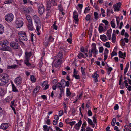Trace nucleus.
<instances>
[{
    "label": "nucleus",
    "mask_w": 131,
    "mask_h": 131,
    "mask_svg": "<svg viewBox=\"0 0 131 131\" xmlns=\"http://www.w3.org/2000/svg\"><path fill=\"white\" fill-rule=\"evenodd\" d=\"M9 80V77L7 74L4 73L0 74V86H3L7 84Z\"/></svg>",
    "instance_id": "nucleus-1"
},
{
    "label": "nucleus",
    "mask_w": 131,
    "mask_h": 131,
    "mask_svg": "<svg viewBox=\"0 0 131 131\" xmlns=\"http://www.w3.org/2000/svg\"><path fill=\"white\" fill-rule=\"evenodd\" d=\"M34 22L36 24V29L37 32H39V29L41 28V21L39 17L37 15H34L33 17Z\"/></svg>",
    "instance_id": "nucleus-2"
},
{
    "label": "nucleus",
    "mask_w": 131,
    "mask_h": 131,
    "mask_svg": "<svg viewBox=\"0 0 131 131\" xmlns=\"http://www.w3.org/2000/svg\"><path fill=\"white\" fill-rule=\"evenodd\" d=\"M18 35L20 40L23 41H27V36L25 32L20 31L19 32Z\"/></svg>",
    "instance_id": "nucleus-3"
},
{
    "label": "nucleus",
    "mask_w": 131,
    "mask_h": 131,
    "mask_svg": "<svg viewBox=\"0 0 131 131\" xmlns=\"http://www.w3.org/2000/svg\"><path fill=\"white\" fill-rule=\"evenodd\" d=\"M23 19L18 18L16 21L15 25L17 28L21 27L23 25Z\"/></svg>",
    "instance_id": "nucleus-4"
},
{
    "label": "nucleus",
    "mask_w": 131,
    "mask_h": 131,
    "mask_svg": "<svg viewBox=\"0 0 131 131\" xmlns=\"http://www.w3.org/2000/svg\"><path fill=\"white\" fill-rule=\"evenodd\" d=\"M5 18L6 20L8 22H10L12 21L14 18L13 15L11 13L8 14L6 15Z\"/></svg>",
    "instance_id": "nucleus-5"
},
{
    "label": "nucleus",
    "mask_w": 131,
    "mask_h": 131,
    "mask_svg": "<svg viewBox=\"0 0 131 131\" xmlns=\"http://www.w3.org/2000/svg\"><path fill=\"white\" fill-rule=\"evenodd\" d=\"M60 49H61V51H60L58 54L57 57V59H61L62 60V56L63 54L62 53L64 51V47H60Z\"/></svg>",
    "instance_id": "nucleus-6"
},
{
    "label": "nucleus",
    "mask_w": 131,
    "mask_h": 131,
    "mask_svg": "<svg viewBox=\"0 0 131 131\" xmlns=\"http://www.w3.org/2000/svg\"><path fill=\"white\" fill-rule=\"evenodd\" d=\"M38 6L39 13L40 14H42L44 12V7L43 5L42 4H40Z\"/></svg>",
    "instance_id": "nucleus-7"
},
{
    "label": "nucleus",
    "mask_w": 131,
    "mask_h": 131,
    "mask_svg": "<svg viewBox=\"0 0 131 131\" xmlns=\"http://www.w3.org/2000/svg\"><path fill=\"white\" fill-rule=\"evenodd\" d=\"M15 83L17 85H19L22 82V78L21 77L19 76L15 78L14 81Z\"/></svg>",
    "instance_id": "nucleus-8"
},
{
    "label": "nucleus",
    "mask_w": 131,
    "mask_h": 131,
    "mask_svg": "<svg viewBox=\"0 0 131 131\" xmlns=\"http://www.w3.org/2000/svg\"><path fill=\"white\" fill-rule=\"evenodd\" d=\"M73 18L74 20L75 23L76 24H78V23L79 19L78 13L76 11H74L73 13Z\"/></svg>",
    "instance_id": "nucleus-9"
},
{
    "label": "nucleus",
    "mask_w": 131,
    "mask_h": 131,
    "mask_svg": "<svg viewBox=\"0 0 131 131\" xmlns=\"http://www.w3.org/2000/svg\"><path fill=\"white\" fill-rule=\"evenodd\" d=\"M10 46L13 48L15 49H18L19 46L18 43L14 41H13L11 43Z\"/></svg>",
    "instance_id": "nucleus-10"
},
{
    "label": "nucleus",
    "mask_w": 131,
    "mask_h": 131,
    "mask_svg": "<svg viewBox=\"0 0 131 131\" xmlns=\"http://www.w3.org/2000/svg\"><path fill=\"white\" fill-rule=\"evenodd\" d=\"M82 123V121L81 119H80L78 122L74 126V128L77 130H78Z\"/></svg>",
    "instance_id": "nucleus-11"
},
{
    "label": "nucleus",
    "mask_w": 131,
    "mask_h": 131,
    "mask_svg": "<svg viewBox=\"0 0 131 131\" xmlns=\"http://www.w3.org/2000/svg\"><path fill=\"white\" fill-rule=\"evenodd\" d=\"M91 46L92 49L91 51H94V53H96V54H97L98 51L96 49V44L95 43H92V44Z\"/></svg>",
    "instance_id": "nucleus-12"
},
{
    "label": "nucleus",
    "mask_w": 131,
    "mask_h": 131,
    "mask_svg": "<svg viewBox=\"0 0 131 131\" xmlns=\"http://www.w3.org/2000/svg\"><path fill=\"white\" fill-rule=\"evenodd\" d=\"M9 127V125L8 123H3L1 125L0 128L3 130H5Z\"/></svg>",
    "instance_id": "nucleus-13"
},
{
    "label": "nucleus",
    "mask_w": 131,
    "mask_h": 131,
    "mask_svg": "<svg viewBox=\"0 0 131 131\" xmlns=\"http://www.w3.org/2000/svg\"><path fill=\"white\" fill-rule=\"evenodd\" d=\"M121 3L120 2H119L116 4L115 6L114 5V10L115 11H119V8L121 6Z\"/></svg>",
    "instance_id": "nucleus-14"
},
{
    "label": "nucleus",
    "mask_w": 131,
    "mask_h": 131,
    "mask_svg": "<svg viewBox=\"0 0 131 131\" xmlns=\"http://www.w3.org/2000/svg\"><path fill=\"white\" fill-rule=\"evenodd\" d=\"M9 42L6 40H3L0 41V45L1 46H7Z\"/></svg>",
    "instance_id": "nucleus-15"
},
{
    "label": "nucleus",
    "mask_w": 131,
    "mask_h": 131,
    "mask_svg": "<svg viewBox=\"0 0 131 131\" xmlns=\"http://www.w3.org/2000/svg\"><path fill=\"white\" fill-rule=\"evenodd\" d=\"M62 60L61 59H58V60L56 61L54 64V66L55 67H58L61 65Z\"/></svg>",
    "instance_id": "nucleus-16"
},
{
    "label": "nucleus",
    "mask_w": 131,
    "mask_h": 131,
    "mask_svg": "<svg viewBox=\"0 0 131 131\" xmlns=\"http://www.w3.org/2000/svg\"><path fill=\"white\" fill-rule=\"evenodd\" d=\"M27 26L28 29L30 31H32L34 29L33 23H27Z\"/></svg>",
    "instance_id": "nucleus-17"
},
{
    "label": "nucleus",
    "mask_w": 131,
    "mask_h": 131,
    "mask_svg": "<svg viewBox=\"0 0 131 131\" xmlns=\"http://www.w3.org/2000/svg\"><path fill=\"white\" fill-rule=\"evenodd\" d=\"M118 54L119 57L121 58H123L124 59L126 57V53L125 52L123 53L121 51H119Z\"/></svg>",
    "instance_id": "nucleus-18"
},
{
    "label": "nucleus",
    "mask_w": 131,
    "mask_h": 131,
    "mask_svg": "<svg viewBox=\"0 0 131 131\" xmlns=\"http://www.w3.org/2000/svg\"><path fill=\"white\" fill-rule=\"evenodd\" d=\"M26 18L28 21V23H33L32 18L30 15H26Z\"/></svg>",
    "instance_id": "nucleus-19"
},
{
    "label": "nucleus",
    "mask_w": 131,
    "mask_h": 131,
    "mask_svg": "<svg viewBox=\"0 0 131 131\" xmlns=\"http://www.w3.org/2000/svg\"><path fill=\"white\" fill-rule=\"evenodd\" d=\"M30 9L29 8H26L24 7H22V8H21V10L24 11L25 13H28L30 12Z\"/></svg>",
    "instance_id": "nucleus-20"
},
{
    "label": "nucleus",
    "mask_w": 131,
    "mask_h": 131,
    "mask_svg": "<svg viewBox=\"0 0 131 131\" xmlns=\"http://www.w3.org/2000/svg\"><path fill=\"white\" fill-rule=\"evenodd\" d=\"M47 8L46 10H50L51 7V3L49 1H47L46 4Z\"/></svg>",
    "instance_id": "nucleus-21"
},
{
    "label": "nucleus",
    "mask_w": 131,
    "mask_h": 131,
    "mask_svg": "<svg viewBox=\"0 0 131 131\" xmlns=\"http://www.w3.org/2000/svg\"><path fill=\"white\" fill-rule=\"evenodd\" d=\"M100 38L101 40L104 42H106L107 40V39L106 36L104 35H101Z\"/></svg>",
    "instance_id": "nucleus-22"
},
{
    "label": "nucleus",
    "mask_w": 131,
    "mask_h": 131,
    "mask_svg": "<svg viewBox=\"0 0 131 131\" xmlns=\"http://www.w3.org/2000/svg\"><path fill=\"white\" fill-rule=\"evenodd\" d=\"M94 19H93L94 21L95 22L99 18V14L96 12H95L94 13Z\"/></svg>",
    "instance_id": "nucleus-23"
},
{
    "label": "nucleus",
    "mask_w": 131,
    "mask_h": 131,
    "mask_svg": "<svg viewBox=\"0 0 131 131\" xmlns=\"http://www.w3.org/2000/svg\"><path fill=\"white\" fill-rule=\"evenodd\" d=\"M86 124V121H85L82 124L81 131H85L86 130L85 128Z\"/></svg>",
    "instance_id": "nucleus-24"
},
{
    "label": "nucleus",
    "mask_w": 131,
    "mask_h": 131,
    "mask_svg": "<svg viewBox=\"0 0 131 131\" xmlns=\"http://www.w3.org/2000/svg\"><path fill=\"white\" fill-rule=\"evenodd\" d=\"M26 55V59H29V58L31 56V52H26L25 53Z\"/></svg>",
    "instance_id": "nucleus-25"
},
{
    "label": "nucleus",
    "mask_w": 131,
    "mask_h": 131,
    "mask_svg": "<svg viewBox=\"0 0 131 131\" xmlns=\"http://www.w3.org/2000/svg\"><path fill=\"white\" fill-rule=\"evenodd\" d=\"M129 62L127 63L126 64V67L124 69V75H125L126 73L127 72L129 68Z\"/></svg>",
    "instance_id": "nucleus-26"
},
{
    "label": "nucleus",
    "mask_w": 131,
    "mask_h": 131,
    "mask_svg": "<svg viewBox=\"0 0 131 131\" xmlns=\"http://www.w3.org/2000/svg\"><path fill=\"white\" fill-rule=\"evenodd\" d=\"M30 125L31 124L29 121L28 120L27 122V124H26L25 130L26 131L28 130L30 128Z\"/></svg>",
    "instance_id": "nucleus-27"
},
{
    "label": "nucleus",
    "mask_w": 131,
    "mask_h": 131,
    "mask_svg": "<svg viewBox=\"0 0 131 131\" xmlns=\"http://www.w3.org/2000/svg\"><path fill=\"white\" fill-rule=\"evenodd\" d=\"M4 90L3 88L0 87V96H2L5 94Z\"/></svg>",
    "instance_id": "nucleus-28"
},
{
    "label": "nucleus",
    "mask_w": 131,
    "mask_h": 131,
    "mask_svg": "<svg viewBox=\"0 0 131 131\" xmlns=\"http://www.w3.org/2000/svg\"><path fill=\"white\" fill-rule=\"evenodd\" d=\"M54 39L52 35H50L48 38V41L49 42H52L53 41Z\"/></svg>",
    "instance_id": "nucleus-29"
},
{
    "label": "nucleus",
    "mask_w": 131,
    "mask_h": 131,
    "mask_svg": "<svg viewBox=\"0 0 131 131\" xmlns=\"http://www.w3.org/2000/svg\"><path fill=\"white\" fill-rule=\"evenodd\" d=\"M12 86L13 91L15 92H18V90L16 89L14 84H12Z\"/></svg>",
    "instance_id": "nucleus-30"
},
{
    "label": "nucleus",
    "mask_w": 131,
    "mask_h": 131,
    "mask_svg": "<svg viewBox=\"0 0 131 131\" xmlns=\"http://www.w3.org/2000/svg\"><path fill=\"white\" fill-rule=\"evenodd\" d=\"M110 24L112 27L113 28H115V23L114 19H113L111 22Z\"/></svg>",
    "instance_id": "nucleus-31"
},
{
    "label": "nucleus",
    "mask_w": 131,
    "mask_h": 131,
    "mask_svg": "<svg viewBox=\"0 0 131 131\" xmlns=\"http://www.w3.org/2000/svg\"><path fill=\"white\" fill-rule=\"evenodd\" d=\"M4 31L3 26L1 24H0V34H2Z\"/></svg>",
    "instance_id": "nucleus-32"
},
{
    "label": "nucleus",
    "mask_w": 131,
    "mask_h": 131,
    "mask_svg": "<svg viewBox=\"0 0 131 131\" xmlns=\"http://www.w3.org/2000/svg\"><path fill=\"white\" fill-rule=\"evenodd\" d=\"M116 36L114 33H113L112 35V42L114 43L116 40Z\"/></svg>",
    "instance_id": "nucleus-33"
},
{
    "label": "nucleus",
    "mask_w": 131,
    "mask_h": 131,
    "mask_svg": "<svg viewBox=\"0 0 131 131\" xmlns=\"http://www.w3.org/2000/svg\"><path fill=\"white\" fill-rule=\"evenodd\" d=\"M29 59H26L24 61V63L27 66L29 67L31 66V64L29 62Z\"/></svg>",
    "instance_id": "nucleus-34"
},
{
    "label": "nucleus",
    "mask_w": 131,
    "mask_h": 131,
    "mask_svg": "<svg viewBox=\"0 0 131 131\" xmlns=\"http://www.w3.org/2000/svg\"><path fill=\"white\" fill-rule=\"evenodd\" d=\"M112 31V29L110 28V29L107 31L106 35L108 37L111 36V33Z\"/></svg>",
    "instance_id": "nucleus-35"
},
{
    "label": "nucleus",
    "mask_w": 131,
    "mask_h": 131,
    "mask_svg": "<svg viewBox=\"0 0 131 131\" xmlns=\"http://www.w3.org/2000/svg\"><path fill=\"white\" fill-rule=\"evenodd\" d=\"M17 65H15L13 66H8L7 67V68L8 69H12L13 68L15 69L17 68Z\"/></svg>",
    "instance_id": "nucleus-36"
},
{
    "label": "nucleus",
    "mask_w": 131,
    "mask_h": 131,
    "mask_svg": "<svg viewBox=\"0 0 131 131\" xmlns=\"http://www.w3.org/2000/svg\"><path fill=\"white\" fill-rule=\"evenodd\" d=\"M103 26L101 25H99V27L98 30L100 33H101L103 31Z\"/></svg>",
    "instance_id": "nucleus-37"
},
{
    "label": "nucleus",
    "mask_w": 131,
    "mask_h": 131,
    "mask_svg": "<svg viewBox=\"0 0 131 131\" xmlns=\"http://www.w3.org/2000/svg\"><path fill=\"white\" fill-rule=\"evenodd\" d=\"M66 83V81L64 79H62L61 81V83L60 84L64 88L65 86V83Z\"/></svg>",
    "instance_id": "nucleus-38"
},
{
    "label": "nucleus",
    "mask_w": 131,
    "mask_h": 131,
    "mask_svg": "<svg viewBox=\"0 0 131 131\" xmlns=\"http://www.w3.org/2000/svg\"><path fill=\"white\" fill-rule=\"evenodd\" d=\"M56 86L60 90H63V87L62 86L60 83H58Z\"/></svg>",
    "instance_id": "nucleus-39"
},
{
    "label": "nucleus",
    "mask_w": 131,
    "mask_h": 131,
    "mask_svg": "<svg viewBox=\"0 0 131 131\" xmlns=\"http://www.w3.org/2000/svg\"><path fill=\"white\" fill-rule=\"evenodd\" d=\"M71 93L70 92L69 89L68 88H67L66 89V96L67 97L71 95Z\"/></svg>",
    "instance_id": "nucleus-40"
},
{
    "label": "nucleus",
    "mask_w": 131,
    "mask_h": 131,
    "mask_svg": "<svg viewBox=\"0 0 131 131\" xmlns=\"http://www.w3.org/2000/svg\"><path fill=\"white\" fill-rule=\"evenodd\" d=\"M5 51H8L10 52L12 50L10 47L8 46L5 47Z\"/></svg>",
    "instance_id": "nucleus-41"
},
{
    "label": "nucleus",
    "mask_w": 131,
    "mask_h": 131,
    "mask_svg": "<svg viewBox=\"0 0 131 131\" xmlns=\"http://www.w3.org/2000/svg\"><path fill=\"white\" fill-rule=\"evenodd\" d=\"M30 79L32 82H35L36 79L34 75H30Z\"/></svg>",
    "instance_id": "nucleus-42"
},
{
    "label": "nucleus",
    "mask_w": 131,
    "mask_h": 131,
    "mask_svg": "<svg viewBox=\"0 0 131 131\" xmlns=\"http://www.w3.org/2000/svg\"><path fill=\"white\" fill-rule=\"evenodd\" d=\"M14 1V0H6L4 2V3L5 4L12 3Z\"/></svg>",
    "instance_id": "nucleus-43"
},
{
    "label": "nucleus",
    "mask_w": 131,
    "mask_h": 131,
    "mask_svg": "<svg viewBox=\"0 0 131 131\" xmlns=\"http://www.w3.org/2000/svg\"><path fill=\"white\" fill-rule=\"evenodd\" d=\"M78 57L80 59L81 58V57L83 58H84V55L81 53H79L78 55Z\"/></svg>",
    "instance_id": "nucleus-44"
},
{
    "label": "nucleus",
    "mask_w": 131,
    "mask_h": 131,
    "mask_svg": "<svg viewBox=\"0 0 131 131\" xmlns=\"http://www.w3.org/2000/svg\"><path fill=\"white\" fill-rule=\"evenodd\" d=\"M116 120L115 118H113L111 122V125L113 126H114L115 125Z\"/></svg>",
    "instance_id": "nucleus-45"
},
{
    "label": "nucleus",
    "mask_w": 131,
    "mask_h": 131,
    "mask_svg": "<svg viewBox=\"0 0 131 131\" xmlns=\"http://www.w3.org/2000/svg\"><path fill=\"white\" fill-rule=\"evenodd\" d=\"M60 90V93L59 94V99H61L62 97V94L64 93V91L63 90Z\"/></svg>",
    "instance_id": "nucleus-46"
},
{
    "label": "nucleus",
    "mask_w": 131,
    "mask_h": 131,
    "mask_svg": "<svg viewBox=\"0 0 131 131\" xmlns=\"http://www.w3.org/2000/svg\"><path fill=\"white\" fill-rule=\"evenodd\" d=\"M91 16L89 14H87L85 17V20L87 21H89L90 20Z\"/></svg>",
    "instance_id": "nucleus-47"
},
{
    "label": "nucleus",
    "mask_w": 131,
    "mask_h": 131,
    "mask_svg": "<svg viewBox=\"0 0 131 131\" xmlns=\"http://www.w3.org/2000/svg\"><path fill=\"white\" fill-rule=\"evenodd\" d=\"M39 90V88L38 86H37L35 88L34 90V92L35 93H37L38 92Z\"/></svg>",
    "instance_id": "nucleus-48"
},
{
    "label": "nucleus",
    "mask_w": 131,
    "mask_h": 131,
    "mask_svg": "<svg viewBox=\"0 0 131 131\" xmlns=\"http://www.w3.org/2000/svg\"><path fill=\"white\" fill-rule=\"evenodd\" d=\"M72 114L73 116H74L75 115V113L76 112V111L75 110V108L74 107H73L72 108Z\"/></svg>",
    "instance_id": "nucleus-49"
},
{
    "label": "nucleus",
    "mask_w": 131,
    "mask_h": 131,
    "mask_svg": "<svg viewBox=\"0 0 131 131\" xmlns=\"http://www.w3.org/2000/svg\"><path fill=\"white\" fill-rule=\"evenodd\" d=\"M11 100V98L8 96L5 99L4 101L6 102H9Z\"/></svg>",
    "instance_id": "nucleus-50"
},
{
    "label": "nucleus",
    "mask_w": 131,
    "mask_h": 131,
    "mask_svg": "<svg viewBox=\"0 0 131 131\" xmlns=\"http://www.w3.org/2000/svg\"><path fill=\"white\" fill-rule=\"evenodd\" d=\"M76 123V122L75 121H72L71 122H69L68 123V124H69L71 126V128L72 127V126L74 125Z\"/></svg>",
    "instance_id": "nucleus-51"
},
{
    "label": "nucleus",
    "mask_w": 131,
    "mask_h": 131,
    "mask_svg": "<svg viewBox=\"0 0 131 131\" xmlns=\"http://www.w3.org/2000/svg\"><path fill=\"white\" fill-rule=\"evenodd\" d=\"M63 114V110H60L59 112V116H61Z\"/></svg>",
    "instance_id": "nucleus-52"
},
{
    "label": "nucleus",
    "mask_w": 131,
    "mask_h": 131,
    "mask_svg": "<svg viewBox=\"0 0 131 131\" xmlns=\"http://www.w3.org/2000/svg\"><path fill=\"white\" fill-rule=\"evenodd\" d=\"M87 121L88 124L90 125H92L93 123L92 121L90 118H88Z\"/></svg>",
    "instance_id": "nucleus-53"
},
{
    "label": "nucleus",
    "mask_w": 131,
    "mask_h": 131,
    "mask_svg": "<svg viewBox=\"0 0 131 131\" xmlns=\"http://www.w3.org/2000/svg\"><path fill=\"white\" fill-rule=\"evenodd\" d=\"M95 53L94 51H91L90 50L89 51L88 54L89 57H92V53Z\"/></svg>",
    "instance_id": "nucleus-54"
},
{
    "label": "nucleus",
    "mask_w": 131,
    "mask_h": 131,
    "mask_svg": "<svg viewBox=\"0 0 131 131\" xmlns=\"http://www.w3.org/2000/svg\"><path fill=\"white\" fill-rule=\"evenodd\" d=\"M47 11V14L46 16V18H49L50 15V13L49 11L46 10Z\"/></svg>",
    "instance_id": "nucleus-55"
},
{
    "label": "nucleus",
    "mask_w": 131,
    "mask_h": 131,
    "mask_svg": "<svg viewBox=\"0 0 131 131\" xmlns=\"http://www.w3.org/2000/svg\"><path fill=\"white\" fill-rule=\"evenodd\" d=\"M58 9L60 11L62 12L63 10V9L62 7V5L60 4L58 6Z\"/></svg>",
    "instance_id": "nucleus-56"
},
{
    "label": "nucleus",
    "mask_w": 131,
    "mask_h": 131,
    "mask_svg": "<svg viewBox=\"0 0 131 131\" xmlns=\"http://www.w3.org/2000/svg\"><path fill=\"white\" fill-rule=\"evenodd\" d=\"M117 24V25H118L119 24V21H120V18L118 16L116 17V18Z\"/></svg>",
    "instance_id": "nucleus-57"
},
{
    "label": "nucleus",
    "mask_w": 131,
    "mask_h": 131,
    "mask_svg": "<svg viewBox=\"0 0 131 131\" xmlns=\"http://www.w3.org/2000/svg\"><path fill=\"white\" fill-rule=\"evenodd\" d=\"M73 77H74L77 79H79L80 78V77L79 75H77L75 74L73 75Z\"/></svg>",
    "instance_id": "nucleus-58"
},
{
    "label": "nucleus",
    "mask_w": 131,
    "mask_h": 131,
    "mask_svg": "<svg viewBox=\"0 0 131 131\" xmlns=\"http://www.w3.org/2000/svg\"><path fill=\"white\" fill-rule=\"evenodd\" d=\"M81 71L83 76H85V72L84 71V69L82 67L81 68Z\"/></svg>",
    "instance_id": "nucleus-59"
},
{
    "label": "nucleus",
    "mask_w": 131,
    "mask_h": 131,
    "mask_svg": "<svg viewBox=\"0 0 131 131\" xmlns=\"http://www.w3.org/2000/svg\"><path fill=\"white\" fill-rule=\"evenodd\" d=\"M48 83V82L47 81H45L43 82L41 86L43 87H44L46 86Z\"/></svg>",
    "instance_id": "nucleus-60"
},
{
    "label": "nucleus",
    "mask_w": 131,
    "mask_h": 131,
    "mask_svg": "<svg viewBox=\"0 0 131 131\" xmlns=\"http://www.w3.org/2000/svg\"><path fill=\"white\" fill-rule=\"evenodd\" d=\"M88 116H91L92 115V113L91 110H89L88 111Z\"/></svg>",
    "instance_id": "nucleus-61"
},
{
    "label": "nucleus",
    "mask_w": 131,
    "mask_h": 131,
    "mask_svg": "<svg viewBox=\"0 0 131 131\" xmlns=\"http://www.w3.org/2000/svg\"><path fill=\"white\" fill-rule=\"evenodd\" d=\"M108 50L106 48L105 49V51L104 52V55H108Z\"/></svg>",
    "instance_id": "nucleus-62"
},
{
    "label": "nucleus",
    "mask_w": 131,
    "mask_h": 131,
    "mask_svg": "<svg viewBox=\"0 0 131 131\" xmlns=\"http://www.w3.org/2000/svg\"><path fill=\"white\" fill-rule=\"evenodd\" d=\"M102 22L103 23H104L106 25H107L109 23L108 21H107V20L105 19L103 20H102Z\"/></svg>",
    "instance_id": "nucleus-63"
},
{
    "label": "nucleus",
    "mask_w": 131,
    "mask_h": 131,
    "mask_svg": "<svg viewBox=\"0 0 131 131\" xmlns=\"http://www.w3.org/2000/svg\"><path fill=\"white\" fill-rule=\"evenodd\" d=\"M85 131H93V129L90 127H86Z\"/></svg>",
    "instance_id": "nucleus-64"
}]
</instances>
